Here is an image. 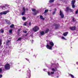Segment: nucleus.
I'll use <instances>...</instances> for the list:
<instances>
[{"label": "nucleus", "instance_id": "aec40b11", "mask_svg": "<svg viewBox=\"0 0 78 78\" xmlns=\"http://www.w3.org/2000/svg\"><path fill=\"white\" fill-rule=\"evenodd\" d=\"M22 19H23V20L24 21H25L26 20V18L24 16H23V18H22Z\"/></svg>", "mask_w": 78, "mask_h": 78}, {"label": "nucleus", "instance_id": "de8ad7c7", "mask_svg": "<svg viewBox=\"0 0 78 78\" xmlns=\"http://www.w3.org/2000/svg\"><path fill=\"white\" fill-rule=\"evenodd\" d=\"M76 64L77 65H78V62H76Z\"/></svg>", "mask_w": 78, "mask_h": 78}, {"label": "nucleus", "instance_id": "2eb2a0df", "mask_svg": "<svg viewBox=\"0 0 78 78\" xmlns=\"http://www.w3.org/2000/svg\"><path fill=\"white\" fill-rule=\"evenodd\" d=\"M49 31V29H47V30H45L44 33H45L46 34V33H48V32Z\"/></svg>", "mask_w": 78, "mask_h": 78}, {"label": "nucleus", "instance_id": "49530a36", "mask_svg": "<svg viewBox=\"0 0 78 78\" xmlns=\"http://www.w3.org/2000/svg\"><path fill=\"white\" fill-rule=\"evenodd\" d=\"M18 31L19 32H20V29H19Z\"/></svg>", "mask_w": 78, "mask_h": 78}, {"label": "nucleus", "instance_id": "9b49d317", "mask_svg": "<svg viewBox=\"0 0 78 78\" xmlns=\"http://www.w3.org/2000/svg\"><path fill=\"white\" fill-rule=\"evenodd\" d=\"M45 33L44 31H42L41 32H40V35L41 36H43L45 34Z\"/></svg>", "mask_w": 78, "mask_h": 78}, {"label": "nucleus", "instance_id": "603ef678", "mask_svg": "<svg viewBox=\"0 0 78 78\" xmlns=\"http://www.w3.org/2000/svg\"><path fill=\"white\" fill-rule=\"evenodd\" d=\"M49 76H50V73H49Z\"/></svg>", "mask_w": 78, "mask_h": 78}, {"label": "nucleus", "instance_id": "20e7f679", "mask_svg": "<svg viewBox=\"0 0 78 78\" xmlns=\"http://www.w3.org/2000/svg\"><path fill=\"white\" fill-rule=\"evenodd\" d=\"M32 29L34 31L36 32L38 31L39 29L37 26H35V27H33Z\"/></svg>", "mask_w": 78, "mask_h": 78}, {"label": "nucleus", "instance_id": "864d4df0", "mask_svg": "<svg viewBox=\"0 0 78 78\" xmlns=\"http://www.w3.org/2000/svg\"><path fill=\"white\" fill-rule=\"evenodd\" d=\"M46 70V69H44V71L45 70Z\"/></svg>", "mask_w": 78, "mask_h": 78}, {"label": "nucleus", "instance_id": "dca6fc26", "mask_svg": "<svg viewBox=\"0 0 78 78\" xmlns=\"http://www.w3.org/2000/svg\"><path fill=\"white\" fill-rule=\"evenodd\" d=\"M14 27V24H11V25L9 26V27H10L11 28H13Z\"/></svg>", "mask_w": 78, "mask_h": 78}, {"label": "nucleus", "instance_id": "79ce46f5", "mask_svg": "<svg viewBox=\"0 0 78 78\" xmlns=\"http://www.w3.org/2000/svg\"><path fill=\"white\" fill-rule=\"evenodd\" d=\"M62 39H65V38L64 37H62Z\"/></svg>", "mask_w": 78, "mask_h": 78}, {"label": "nucleus", "instance_id": "6ab92c4d", "mask_svg": "<svg viewBox=\"0 0 78 78\" xmlns=\"http://www.w3.org/2000/svg\"><path fill=\"white\" fill-rule=\"evenodd\" d=\"M40 18L41 20H44V19L43 18V17L42 16L40 15Z\"/></svg>", "mask_w": 78, "mask_h": 78}, {"label": "nucleus", "instance_id": "09e8293b", "mask_svg": "<svg viewBox=\"0 0 78 78\" xmlns=\"http://www.w3.org/2000/svg\"><path fill=\"white\" fill-rule=\"evenodd\" d=\"M55 11H57V9H55Z\"/></svg>", "mask_w": 78, "mask_h": 78}, {"label": "nucleus", "instance_id": "0eeeda50", "mask_svg": "<svg viewBox=\"0 0 78 78\" xmlns=\"http://www.w3.org/2000/svg\"><path fill=\"white\" fill-rule=\"evenodd\" d=\"M59 13V16H61V18H63L64 15L63 13L62 12L61 10H60Z\"/></svg>", "mask_w": 78, "mask_h": 78}, {"label": "nucleus", "instance_id": "3c124183", "mask_svg": "<svg viewBox=\"0 0 78 78\" xmlns=\"http://www.w3.org/2000/svg\"><path fill=\"white\" fill-rule=\"evenodd\" d=\"M5 7L7 6V4H5Z\"/></svg>", "mask_w": 78, "mask_h": 78}, {"label": "nucleus", "instance_id": "f8f14e48", "mask_svg": "<svg viewBox=\"0 0 78 78\" xmlns=\"http://www.w3.org/2000/svg\"><path fill=\"white\" fill-rule=\"evenodd\" d=\"M49 44L51 46H53L54 45V44L53 42H49Z\"/></svg>", "mask_w": 78, "mask_h": 78}, {"label": "nucleus", "instance_id": "1a4fd4ad", "mask_svg": "<svg viewBox=\"0 0 78 78\" xmlns=\"http://www.w3.org/2000/svg\"><path fill=\"white\" fill-rule=\"evenodd\" d=\"M23 12L22 13V15L24 16V14L26 12V9H25V7H23Z\"/></svg>", "mask_w": 78, "mask_h": 78}, {"label": "nucleus", "instance_id": "2f4dec72", "mask_svg": "<svg viewBox=\"0 0 78 78\" xmlns=\"http://www.w3.org/2000/svg\"><path fill=\"white\" fill-rule=\"evenodd\" d=\"M72 21L73 22H75V18H73V19H72Z\"/></svg>", "mask_w": 78, "mask_h": 78}, {"label": "nucleus", "instance_id": "7ed1b4c3", "mask_svg": "<svg viewBox=\"0 0 78 78\" xmlns=\"http://www.w3.org/2000/svg\"><path fill=\"white\" fill-rule=\"evenodd\" d=\"M32 12H34L33 13V15L34 16L36 15L38 13V11H36V9L32 8Z\"/></svg>", "mask_w": 78, "mask_h": 78}, {"label": "nucleus", "instance_id": "bb28decb", "mask_svg": "<svg viewBox=\"0 0 78 78\" xmlns=\"http://www.w3.org/2000/svg\"><path fill=\"white\" fill-rule=\"evenodd\" d=\"M21 39H22L21 38L19 37V38H18V39H17V41H19L21 40Z\"/></svg>", "mask_w": 78, "mask_h": 78}, {"label": "nucleus", "instance_id": "4468645a", "mask_svg": "<svg viewBox=\"0 0 78 78\" xmlns=\"http://www.w3.org/2000/svg\"><path fill=\"white\" fill-rule=\"evenodd\" d=\"M57 68H55V69L54 68L52 69L51 70L54 72H55L56 71Z\"/></svg>", "mask_w": 78, "mask_h": 78}, {"label": "nucleus", "instance_id": "8fccbe9b", "mask_svg": "<svg viewBox=\"0 0 78 78\" xmlns=\"http://www.w3.org/2000/svg\"><path fill=\"white\" fill-rule=\"evenodd\" d=\"M48 75H49V72H48Z\"/></svg>", "mask_w": 78, "mask_h": 78}, {"label": "nucleus", "instance_id": "c85d7f7f", "mask_svg": "<svg viewBox=\"0 0 78 78\" xmlns=\"http://www.w3.org/2000/svg\"><path fill=\"white\" fill-rule=\"evenodd\" d=\"M55 13H56V11H55L53 12L52 15H54Z\"/></svg>", "mask_w": 78, "mask_h": 78}, {"label": "nucleus", "instance_id": "c03bdc74", "mask_svg": "<svg viewBox=\"0 0 78 78\" xmlns=\"http://www.w3.org/2000/svg\"><path fill=\"white\" fill-rule=\"evenodd\" d=\"M27 35H28V34H27L26 35H25V36L26 37L27 36Z\"/></svg>", "mask_w": 78, "mask_h": 78}, {"label": "nucleus", "instance_id": "f3484780", "mask_svg": "<svg viewBox=\"0 0 78 78\" xmlns=\"http://www.w3.org/2000/svg\"><path fill=\"white\" fill-rule=\"evenodd\" d=\"M70 76L71 77H72V78H75V77H74V76L72 74H69Z\"/></svg>", "mask_w": 78, "mask_h": 78}, {"label": "nucleus", "instance_id": "473e14b6", "mask_svg": "<svg viewBox=\"0 0 78 78\" xmlns=\"http://www.w3.org/2000/svg\"><path fill=\"white\" fill-rule=\"evenodd\" d=\"M78 12V9L76 11L75 14H77Z\"/></svg>", "mask_w": 78, "mask_h": 78}, {"label": "nucleus", "instance_id": "f704fd0d", "mask_svg": "<svg viewBox=\"0 0 78 78\" xmlns=\"http://www.w3.org/2000/svg\"><path fill=\"white\" fill-rule=\"evenodd\" d=\"M10 41H9V40H8V41L7 42V43H9V42H10Z\"/></svg>", "mask_w": 78, "mask_h": 78}, {"label": "nucleus", "instance_id": "5fc2aeb1", "mask_svg": "<svg viewBox=\"0 0 78 78\" xmlns=\"http://www.w3.org/2000/svg\"><path fill=\"white\" fill-rule=\"evenodd\" d=\"M59 77L58 76H57V78H58Z\"/></svg>", "mask_w": 78, "mask_h": 78}, {"label": "nucleus", "instance_id": "4c0bfd02", "mask_svg": "<svg viewBox=\"0 0 78 78\" xmlns=\"http://www.w3.org/2000/svg\"><path fill=\"white\" fill-rule=\"evenodd\" d=\"M30 36L32 38L33 37V35H32V34H31L30 35Z\"/></svg>", "mask_w": 78, "mask_h": 78}, {"label": "nucleus", "instance_id": "b1692460", "mask_svg": "<svg viewBox=\"0 0 78 78\" xmlns=\"http://www.w3.org/2000/svg\"><path fill=\"white\" fill-rule=\"evenodd\" d=\"M2 40L1 39H0V46H1L2 45Z\"/></svg>", "mask_w": 78, "mask_h": 78}, {"label": "nucleus", "instance_id": "f03ea898", "mask_svg": "<svg viewBox=\"0 0 78 78\" xmlns=\"http://www.w3.org/2000/svg\"><path fill=\"white\" fill-rule=\"evenodd\" d=\"M53 27H55V29L56 30L58 29H59V27L60 26L59 24L57 23H54L52 25V26Z\"/></svg>", "mask_w": 78, "mask_h": 78}, {"label": "nucleus", "instance_id": "ddd939ff", "mask_svg": "<svg viewBox=\"0 0 78 78\" xmlns=\"http://www.w3.org/2000/svg\"><path fill=\"white\" fill-rule=\"evenodd\" d=\"M68 32H66L65 33L63 34V35L64 36L66 37V36H67V35L68 34Z\"/></svg>", "mask_w": 78, "mask_h": 78}, {"label": "nucleus", "instance_id": "393cba45", "mask_svg": "<svg viewBox=\"0 0 78 78\" xmlns=\"http://www.w3.org/2000/svg\"><path fill=\"white\" fill-rule=\"evenodd\" d=\"M27 24V22H26L24 23V24H23V25L24 26H27V25H26Z\"/></svg>", "mask_w": 78, "mask_h": 78}, {"label": "nucleus", "instance_id": "a18cd8bd", "mask_svg": "<svg viewBox=\"0 0 78 78\" xmlns=\"http://www.w3.org/2000/svg\"><path fill=\"white\" fill-rule=\"evenodd\" d=\"M26 10L27 11H28V9H27V8L26 9Z\"/></svg>", "mask_w": 78, "mask_h": 78}, {"label": "nucleus", "instance_id": "39448f33", "mask_svg": "<svg viewBox=\"0 0 78 78\" xmlns=\"http://www.w3.org/2000/svg\"><path fill=\"white\" fill-rule=\"evenodd\" d=\"M65 12H68L69 11V12H72V9H71L69 7H67L66 8V10H65Z\"/></svg>", "mask_w": 78, "mask_h": 78}, {"label": "nucleus", "instance_id": "58836bf2", "mask_svg": "<svg viewBox=\"0 0 78 78\" xmlns=\"http://www.w3.org/2000/svg\"><path fill=\"white\" fill-rule=\"evenodd\" d=\"M29 26H31V22H30L29 23Z\"/></svg>", "mask_w": 78, "mask_h": 78}, {"label": "nucleus", "instance_id": "ea45409f", "mask_svg": "<svg viewBox=\"0 0 78 78\" xmlns=\"http://www.w3.org/2000/svg\"><path fill=\"white\" fill-rule=\"evenodd\" d=\"M24 33H26L27 32L26 31V30H25L24 31Z\"/></svg>", "mask_w": 78, "mask_h": 78}, {"label": "nucleus", "instance_id": "72a5a7b5", "mask_svg": "<svg viewBox=\"0 0 78 78\" xmlns=\"http://www.w3.org/2000/svg\"><path fill=\"white\" fill-rule=\"evenodd\" d=\"M2 69H0V73H2Z\"/></svg>", "mask_w": 78, "mask_h": 78}, {"label": "nucleus", "instance_id": "a211bd4d", "mask_svg": "<svg viewBox=\"0 0 78 78\" xmlns=\"http://www.w3.org/2000/svg\"><path fill=\"white\" fill-rule=\"evenodd\" d=\"M54 2V0H50L49 1V2L50 3H53Z\"/></svg>", "mask_w": 78, "mask_h": 78}, {"label": "nucleus", "instance_id": "5701e85b", "mask_svg": "<svg viewBox=\"0 0 78 78\" xmlns=\"http://www.w3.org/2000/svg\"><path fill=\"white\" fill-rule=\"evenodd\" d=\"M0 31L2 33H4V30H3V29H1V30H0Z\"/></svg>", "mask_w": 78, "mask_h": 78}, {"label": "nucleus", "instance_id": "c756f323", "mask_svg": "<svg viewBox=\"0 0 78 78\" xmlns=\"http://www.w3.org/2000/svg\"><path fill=\"white\" fill-rule=\"evenodd\" d=\"M5 6H2V9H4V8H5Z\"/></svg>", "mask_w": 78, "mask_h": 78}, {"label": "nucleus", "instance_id": "c9c22d12", "mask_svg": "<svg viewBox=\"0 0 78 78\" xmlns=\"http://www.w3.org/2000/svg\"><path fill=\"white\" fill-rule=\"evenodd\" d=\"M2 74H0V78H2Z\"/></svg>", "mask_w": 78, "mask_h": 78}, {"label": "nucleus", "instance_id": "4be33fe9", "mask_svg": "<svg viewBox=\"0 0 78 78\" xmlns=\"http://www.w3.org/2000/svg\"><path fill=\"white\" fill-rule=\"evenodd\" d=\"M48 12V9H46L45 10L44 13H46Z\"/></svg>", "mask_w": 78, "mask_h": 78}, {"label": "nucleus", "instance_id": "a19ab883", "mask_svg": "<svg viewBox=\"0 0 78 78\" xmlns=\"http://www.w3.org/2000/svg\"><path fill=\"white\" fill-rule=\"evenodd\" d=\"M25 59H26L28 61H29V59H28L27 58H25Z\"/></svg>", "mask_w": 78, "mask_h": 78}, {"label": "nucleus", "instance_id": "a878e982", "mask_svg": "<svg viewBox=\"0 0 78 78\" xmlns=\"http://www.w3.org/2000/svg\"><path fill=\"white\" fill-rule=\"evenodd\" d=\"M12 29H10L9 30V33H12Z\"/></svg>", "mask_w": 78, "mask_h": 78}, {"label": "nucleus", "instance_id": "cd10ccee", "mask_svg": "<svg viewBox=\"0 0 78 78\" xmlns=\"http://www.w3.org/2000/svg\"><path fill=\"white\" fill-rule=\"evenodd\" d=\"M47 48H48V49H49V45L48 44H47V45L46 46Z\"/></svg>", "mask_w": 78, "mask_h": 78}, {"label": "nucleus", "instance_id": "423d86ee", "mask_svg": "<svg viewBox=\"0 0 78 78\" xmlns=\"http://www.w3.org/2000/svg\"><path fill=\"white\" fill-rule=\"evenodd\" d=\"M75 2H76V1H75V0H73L72 1L71 4L72 8H74L75 7Z\"/></svg>", "mask_w": 78, "mask_h": 78}, {"label": "nucleus", "instance_id": "9d476101", "mask_svg": "<svg viewBox=\"0 0 78 78\" xmlns=\"http://www.w3.org/2000/svg\"><path fill=\"white\" fill-rule=\"evenodd\" d=\"M76 27L75 26L70 27H69L70 29L71 30L73 31L76 30Z\"/></svg>", "mask_w": 78, "mask_h": 78}, {"label": "nucleus", "instance_id": "e433bc0d", "mask_svg": "<svg viewBox=\"0 0 78 78\" xmlns=\"http://www.w3.org/2000/svg\"><path fill=\"white\" fill-rule=\"evenodd\" d=\"M54 73V72H51V74H53Z\"/></svg>", "mask_w": 78, "mask_h": 78}, {"label": "nucleus", "instance_id": "f257e3e1", "mask_svg": "<svg viewBox=\"0 0 78 78\" xmlns=\"http://www.w3.org/2000/svg\"><path fill=\"white\" fill-rule=\"evenodd\" d=\"M4 67L5 69L6 70L10 69V68H11L10 65L9 64H6L5 65Z\"/></svg>", "mask_w": 78, "mask_h": 78}, {"label": "nucleus", "instance_id": "6e6552de", "mask_svg": "<svg viewBox=\"0 0 78 78\" xmlns=\"http://www.w3.org/2000/svg\"><path fill=\"white\" fill-rule=\"evenodd\" d=\"M9 11H3L2 12H0V16L2 15H6V14L8 12H9Z\"/></svg>", "mask_w": 78, "mask_h": 78}, {"label": "nucleus", "instance_id": "37998d69", "mask_svg": "<svg viewBox=\"0 0 78 78\" xmlns=\"http://www.w3.org/2000/svg\"><path fill=\"white\" fill-rule=\"evenodd\" d=\"M6 45L8 46L9 45V44H8V43H7V44H6Z\"/></svg>", "mask_w": 78, "mask_h": 78}, {"label": "nucleus", "instance_id": "412c9836", "mask_svg": "<svg viewBox=\"0 0 78 78\" xmlns=\"http://www.w3.org/2000/svg\"><path fill=\"white\" fill-rule=\"evenodd\" d=\"M52 46H49V49L51 50H52Z\"/></svg>", "mask_w": 78, "mask_h": 78}, {"label": "nucleus", "instance_id": "7c9ffc66", "mask_svg": "<svg viewBox=\"0 0 78 78\" xmlns=\"http://www.w3.org/2000/svg\"><path fill=\"white\" fill-rule=\"evenodd\" d=\"M5 23H8V22L9 21V20H8L7 19H5Z\"/></svg>", "mask_w": 78, "mask_h": 78}]
</instances>
